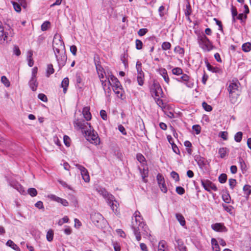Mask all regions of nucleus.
Listing matches in <instances>:
<instances>
[{
	"instance_id": "obj_1",
	"label": "nucleus",
	"mask_w": 251,
	"mask_h": 251,
	"mask_svg": "<svg viewBox=\"0 0 251 251\" xmlns=\"http://www.w3.org/2000/svg\"><path fill=\"white\" fill-rule=\"evenodd\" d=\"M134 218V221L132 222L131 228L136 237V239L137 241H139L141 239V232H142L143 234L147 235H150V230L139 211L135 212L132 220Z\"/></svg>"
},
{
	"instance_id": "obj_2",
	"label": "nucleus",
	"mask_w": 251,
	"mask_h": 251,
	"mask_svg": "<svg viewBox=\"0 0 251 251\" xmlns=\"http://www.w3.org/2000/svg\"><path fill=\"white\" fill-rule=\"evenodd\" d=\"M240 83L237 79L232 80L229 82L227 90L229 93L230 101L235 104L237 102L241 91L239 89Z\"/></svg>"
},
{
	"instance_id": "obj_3",
	"label": "nucleus",
	"mask_w": 251,
	"mask_h": 251,
	"mask_svg": "<svg viewBox=\"0 0 251 251\" xmlns=\"http://www.w3.org/2000/svg\"><path fill=\"white\" fill-rule=\"evenodd\" d=\"M198 43L203 51L209 52L214 49V46L209 39L203 34L198 35Z\"/></svg>"
},
{
	"instance_id": "obj_4",
	"label": "nucleus",
	"mask_w": 251,
	"mask_h": 251,
	"mask_svg": "<svg viewBox=\"0 0 251 251\" xmlns=\"http://www.w3.org/2000/svg\"><path fill=\"white\" fill-rule=\"evenodd\" d=\"M85 137L88 141L92 144L98 145L100 143V138L96 132L93 129L92 126L86 130H85Z\"/></svg>"
},
{
	"instance_id": "obj_5",
	"label": "nucleus",
	"mask_w": 251,
	"mask_h": 251,
	"mask_svg": "<svg viewBox=\"0 0 251 251\" xmlns=\"http://www.w3.org/2000/svg\"><path fill=\"white\" fill-rule=\"evenodd\" d=\"M52 47L54 53H59L60 52L65 51L64 42L61 39L60 35H55L54 36L52 43Z\"/></svg>"
},
{
	"instance_id": "obj_6",
	"label": "nucleus",
	"mask_w": 251,
	"mask_h": 251,
	"mask_svg": "<svg viewBox=\"0 0 251 251\" xmlns=\"http://www.w3.org/2000/svg\"><path fill=\"white\" fill-rule=\"evenodd\" d=\"M74 126L76 128L80 129L82 132L89 129L91 126L90 124L83 120L76 119L74 122Z\"/></svg>"
},
{
	"instance_id": "obj_7",
	"label": "nucleus",
	"mask_w": 251,
	"mask_h": 251,
	"mask_svg": "<svg viewBox=\"0 0 251 251\" xmlns=\"http://www.w3.org/2000/svg\"><path fill=\"white\" fill-rule=\"evenodd\" d=\"M56 60L58 62L60 68L63 67L66 62L67 56L65 53V51L59 53H54Z\"/></svg>"
},
{
	"instance_id": "obj_8",
	"label": "nucleus",
	"mask_w": 251,
	"mask_h": 251,
	"mask_svg": "<svg viewBox=\"0 0 251 251\" xmlns=\"http://www.w3.org/2000/svg\"><path fill=\"white\" fill-rule=\"evenodd\" d=\"M97 192L106 200V202L114 200V196L109 194L105 188L98 187L96 189Z\"/></svg>"
},
{
	"instance_id": "obj_9",
	"label": "nucleus",
	"mask_w": 251,
	"mask_h": 251,
	"mask_svg": "<svg viewBox=\"0 0 251 251\" xmlns=\"http://www.w3.org/2000/svg\"><path fill=\"white\" fill-rule=\"evenodd\" d=\"M91 218L92 222L97 226H99L100 224L104 221L102 215L98 212L92 213L91 215Z\"/></svg>"
},
{
	"instance_id": "obj_10",
	"label": "nucleus",
	"mask_w": 251,
	"mask_h": 251,
	"mask_svg": "<svg viewBox=\"0 0 251 251\" xmlns=\"http://www.w3.org/2000/svg\"><path fill=\"white\" fill-rule=\"evenodd\" d=\"M75 165L80 171L81 175L84 181L86 182H89L90 176L87 169L78 164H75Z\"/></svg>"
},
{
	"instance_id": "obj_11",
	"label": "nucleus",
	"mask_w": 251,
	"mask_h": 251,
	"mask_svg": "<svg viewBox=\"0 0 251 251\" xmlns=\"http://www.w3.org/2000/svg\"><path fill=\"white\" fill-rule=\"evenodd\" d=\"M201 185L204 189L208 192H210L211 190L214 191L218 190L217 186L209 180H201Z\"/></svg>"
},
{
	"instance_id": "obj_12",
	"label": "nucleus",
	"mask_w": 251,
	"mask_h": 251,
	"mask_svg": "<svg viewBox=\"0 0 251 251\" xmlns=\"http://www.w3.org/2000/svg\"><path fill=\"white\" fill-rule=\"evenodd\" d=\"M10 185L16 189L20 194L24 195L25 194V191L24 187L17 181L14 180H9Z\"/></svg>"
},
{
	"instance_id": "obj_13",
	"label": "nucleus",
	"mask_w": 251,
	"mask_h": 251,
	"mask_svg": "<svg viewBox=\"0 0 251 251\" xmlns=\"http://www.w3.org/2000/svg\"><path fill=\"white\" fill-rule=\"evenodd\" d=\"M48 198L53 201H55L58 203H61L62 205H63L64 206H67L69 205V203L66 200L62 199L59 197L56 196L55 195H53V194L49 195L48 196Z\"/></svg>"
},
{
	"instance_id": "obj_14",
	"label": "nucleus",
	"mask_w": 251,
	"mask_h": 251,
	"mask_svg": "<svg viewBox=\"0 0 251 251\" xmlns=\"http://www.w3.org/2000/svg\"><path fill=\"white\" fill-rule=\"evenodd\" d=\"M107 203L110 206L112 210L116 214H118L119 213V203L116 201L114 197V200L110 201H107Z\"/></svg>"
},
{
	"instance_id": "obj_15",
	"label": "nucleus",
	"mask_w": 251,
	"mask_h": 251,
	"mask_svg": "<svg viewBox=\"0 0 251 251\" xmlns=\"http://www.w3.org/2000/svg\"><path fill=\"white\" fill-rule=\"evenodd\" d=\"M211 228L213 230L217 232H223L226 231V228L224 224L220 223L212 224L211 225Z\"/></svg>"
},
{
	"instance_id": "obj_16",
	"label": "nucleus",
	"mask_w": 251,
	"mask_h": 251,
	"mask_svg": "<svg viewBox=\"0 0 251 251\" xmlns=\"http://www.w3.org/2000/svg\"><path fill=\"white\" fill-rule=\"evenodd\" d=\"M157 72L160 75H161L164 81L167 83H169L170 79L168 75L167 71L166 69L163 68H159L157 70Z\"/></svg>"
},
{
	"instance_id": "obj_17",
	"label": "nucleus",
	"mask_w": 251,
	"mask_h": 251,
	"mask_svg": "<svg viewBox=\"0 0 251 251\" xmlns=\"http://www.w3.org/2000/svg\"><path fill=\"white\" fill-rule=\"evenodd\" d=\"M195 160L197 162L199 167L201 169H203L206 163V160L204 157H202L200 155H197L195 157Z\"/></svg>"
},
{
	"instance_id": "obj_18",
	"label": "nucleus",
	"mask_w": 251,
	"mask_h": 251,
	"mask_svg": "<svg viewBox=\"0 0 251 251\" xmlns=\"http://www.w3.org/2000/svg\"><path fill=\"white\" fill-rule=\"evenodd\" d=\"M28 85L30 89L33 91H36L38 86L37 78L31 77L30 80L29 81Z\"/></svg>"
},
{
	"instance_id": "obj_19",
	"label": "nucleus",
	"mask_w": 251,
	"mask_h": 251,
	"mask_svg": "<svg viewBox=\"0 0 251 251\" xmlns=\"http://www.w3.org/2000/svg\"><path fill=\"white\" fill-rule=\"evenodd\" d=\"M110 80L113 83V85L111 84V86L113 88H119L122 86L120 81L118 80L117 78L114 76L113 75H111L110 76Z\"/></svg>"
},
{
	"instance_id": "obj_20",
	"label": "nucleus",
	"mask_w": 251,
	"mask_h": 251,
	"mask_svg": "<svg viewBox=\"0 0 251 251\" xmlns=\"http://www.w3.org/2000/svg\"><path fill=\"white\" fill-rule=\"evenodd\" d=\"M82 114L86 121H90L92 118L91 114L90 112V107H89L86 106L83 108Z\"/></svg>"
},
{
	"instance_id": "obj_21",
	"label": "nucleus",
	"mask_w": 251,
	"mask_h": 251,
	"mask_svg": "<svg viewBox=\"0 0 251 251\" xmlns=\"http://www.w3.org/2000/svg\"><path fill=\"white\" fill-rule=\"evenodd\" d=\"M113 90L118 98L121 99L122 100H123L125 98L124 95V91L122 87L119 88H113Z\"/></svg>"
},
{
	"instance_id": "obj_22",
	"label": "nucleus",
	"mask_w": 251,
	"mask_h": 251,
	"mask_svg": "<svg viewBox=\"0 0 251 251\" xmlns=\"http://www.w3.org/2000/svg\"><path fill=\"white\" fill-rule=\"evenodd\" d=\"M176 241L177 244L176 248L179 251H187L186 247L181 240L176 238Z\"/></svg>"
},
{
	"instance_id": "obj_23",
	"label": "nucleus",
	"mask_w": 251,
	"mask_h": 251,
	"mask_svg": "<svg viewBox=\"0 0 251 251\" xmlns=\"http://www.w3.org/2000/svg\"><path fill=\"white\" fill-rule=\"evenodd\" d=\"M7 38V36L4 32L3 27L1 25V23L0 22V45L4 43Z\"/></svg>"
},
{
	"instance_id": "obj_24",
	"label": "nucleus",
	"mask_w": 251,
	"mask_h": 251,
	"mask_svg": "<svg viewBox=\"0 0 251 251\" xmlns=\"http://www.w3.org/2000/svg\"><path fill=\"white\" fill-rule=\"evenodd\" d=\"M137 80L139 85L143 86L144 84L145 74L144 73H137Z\"/></svg>"
},
{
	"instance_id": "obj_25",
	"label": "nucleus",
	"mask_w": 251,
	"mask_h": 251,
	"mask_svg": "<svg viewBox=\"0 0 251 251\" xmlns=\"http://www.w3.org/2000/svg\"><path fill=\"white\" fill-rule=\"evenodd\" d=\"M206 64L208 71L216 73H220L221 72V70L220 68L211 65L208 62H206Z\"/></svg>"
},
{
	"instance_id": "obj_26",
	"label": "nucleus",
	"mask_w": 251,
	"mask_h": 251,
	"mask_svg": "<svg viewBox=\"0 0 251 251\" xmlns=\"http://www.w3.org/2000/svg\"><path fill=\"white\" fill-rule=\"evenodd\" d=\"M229 150L226 148H221L219 149L218 153L222 158H225L228 153Z\"/></svg>"
},
{
	"instance_id": "obj_27",
	"label": "nucleus",
	"mask_w": 251,
	"mask_h": 251,
	"mask_svg": "<svg viewBox=\"0 0 251 251\" xmlns=\"http://www.w3.org/2000/svg\"><path fill=\"white\" fill-rule=\"evenodd\" d=\"M211 245L213 251H221L218 242L215 238L211 239Z\"/></svg>"
},
{
	"instance_id": "obj_28",
	"label": "nucleus",
	"mask_w": 251,
	"mask_h": 251,
	"mask_svg": "<svg viewBox=\"0 0 251 251\" xmlns=\"http://www.w3.org/2000/svg\"><path fill=\"white\" fill-rule=\"evenodd\" d=\"M176 217L181 226H185V220L182 215L176 213Z\"/></svg>"
},
{
	"instance_id": "obj_29",
	"label": "nucleus",
	"mask_w": 251,
	"mask_h": 251,
	"mask_svg": "<svg viewBox=\"0 0 251 251\" xmlns=\"http://www.w3.org/2000/svg\"><path fill=\"white\" fill-rule=\"evenodd\" d=\"M32 51L31 50H29L27 52V60L28 61V65L29 67H32L34 65V61L32 59Z\"/></svg>"
},
{
	"instance_id": "obj_30",
	"label": "nucleus",
	"mask_w": 251,
	"mask_h": 251,
	"mask_svg": "<svg viewBox=\"0 0 251 251\" xmlns=\"http://www.w3.org/2000/svg\"><path fill=\"white\" fill-rule=\"evenodd\" d=\"M6 245L11 247L12 249H14V250L16 251H20V248L18 247V246L15 244L13 241H12L11 240H8L7 242L6 243Z\"/></svg>"
},
{
	"instance_id": "obj_31",
	"label": "nucleus",
	"mask_w": 251,
	"mask_h": 251,
	"mask_svg": "<svg viewBox=\"0 0 251 251\" xmlns=\"http://www.w3.org/2000/svg\"><path fill=\"white\" fill-rule=\"evenodd\" d=\"M69 80L68 77L64 78L61 82V86L63 89V92L65 93L66 92L67 87L69 85Z\"/></svg>"
},
{
	"instance_id": "obj_32",
	"label": "nucleus",
	"mask_w": 251,
	"mask_h": 251,
	"mask_svg": "<svg viewBox=\"0 0 251 251\" xmlns=\"http://www.w3.org/2000/svg\"><path fill=\"white\" fill-rule=\"evenodd\" d=\"M222 199L226 203H230L231 201L230 196L228 192H225L223 194Z\"/></svg>"
},
{
	"instance_id": "obj_33",
	"label": "nucleus",
	"mask_w": 251,
	"mask_h": 251,
	"mask_svg": "<svg viewBox=\"0 0 251 251\" xmlns=\"http://www.w3.org/2000/svg\"><path fill=\"white\" fill-rule=\"evenodd\" d=\"M54 70L53 68V66L52 64H49L47 67V69L46 70V76L49 77L50 75L54 73Z\"/></svg>"
},
{
	"instance_id": "obj_34",
	"label": "nucleus",
	"mask_w": 251,
	"mask_h": 251,
	"mask_svg": "<svg viewBox=\"0 0 251 251\" xmlns=\"http://www.w3.org/2000/svg\"><path fill=\"white\" fill-rule=\"evenodd\" d=\"M222 206L224 209L227 212L229 213L230 214L232 215L233 212V207L231 205H226L225 204H222Z\"/></svg>"
},
{
	"instance_id": "obj_35",
	"label": "nucleus",
	"mask_w": 251,
	"mask_h": 251,
	"mask_svg": "<svg viewBox=\"0 0 251 251\" xmlns=\"http://www.w3.org/2000/svg\"><path fill=\"white\" fill-rule=\"evenodd\" d=\"M245 195L248 197L251 194V187L249 185H245L243 187Z\"/></svg>"
},
{
	"instance_id": "obj_36",
	"label": "nucleus",
	"mask_w": 251,
	"mask_h": 251,
	"mask_svg": "<svg viewBox=\"0 0 251 251\" xmlns=\"http://www.w3.org/2000/svg\"><path fill=\"white\" fill-rule=\"evenodd\" d=\"M243 133L241 131L237 132L234 135V140L238 143L241 141L242 139Z\"/></svg>"
},
{
	"instance_id": "obj_37",
	"label": "nucleus",
	"mask_w": 251,
	"mask_h": 251,
	"mask_svg": "<svg viewBox=\"0 0 251 251\" xmlns=\"http://www.w3.org/2000/svg\"><path fill=\"white\" fill-rule=\"evenodd\" d=\"M46 238L47 240L49 242H51L52 241L53 238V232L52 230L50 229L49 230H48V231L47 233Z\"/></svg>"
},
{
	"instance_id": "obj_38",
	"label": "nucleus",
	"mask_w": 251,
	"mask_h": 251,
	"mask_svg": "<svg viewBox=\"0 0 251 251\" xmlns=\"http://www.w3.org/2000/svg\"><path fill=\"white\" fill-rule=\"evenodd\" d=\"M242 50L245 52H248L251 50V44L248 42L244 44L242 46Z\"/></svg>"
},
{
	"instance_id": "obj_39",
	"label": "nucleus",
	"mask_w": 251,
	"mask_h": 251,
	"mask_svg": "<svg viewBox=\"0 0 251 251\" xmlns=\"http://www.w3.org/2000/svg\"><path fill=\"white\" fill-rule=\"evenodd\" d=\"M136 158L141 163H142L143 164H145L146 163V159L141 153H137L136 154Z\"/></svg>"
},
{
	"instance_id": "obj_40",
	"label": "nucleus",
	"mask_w": 251,
	"mask_h": 251,
	"mask_svg": "<svg viewBox=\"0 0 251 251\" xmlns=\"http://www.w3.org/2000/svg\"><path fill=\"white\" fill-rule=\"evenodd\" d=\"M107 84H108V87H107L106 89H105L104 90V91L105 92V96L108 97H110V96L111 95V89L110 87V85H111V83L109 79L108 80Z\"/></svg>"
},
{
	"instance_id": "obj_41",
	"label": "nucleus",
	"mask_w": 251,
	"mask_h": 251,
	"mask_svg": "<svg viewBox=\"0 0 251 251\" xmlns=\"http://www.w3.org/2000/svg\"><path fill=\"white\" fill-rule=\"evenodd\" d=\"M174 51L176 53H178L180 55H183L184 53V50L183 48L180 47L179 46H177L175 47L174 49Z\"/></svg>"
},
{
	"instance_id": "obj_42",
	"label": "nucleus",
	"mask_w": 251,
	"mask_h": 251,
	"mask_svg": "<svg viewBox=\"0 0 251 251\" xmlns=\"http://www.w3.org/2000/svg\"><path fill=\"white\" fill-rule=\"evenodd\" d=\"M218 179L221 183H224L227 180V176L226 174H222L219 176Z\"/></svg>"
},
{
	"instance_id": "obj_43",
	"label": "nucleus",
	"mask_w": 251,
	"mask_h": 251,
	"mask_svg": "<svg viewBox=\"0 0 251 251\" xmlns=\"http://www.w3.org/2000/svg\"><path fill=\"white\" fill-rule=\"evenodd\" d=\"M182 73H183L182 70L181 68H178V67L175 68L172 70V73L174 75H181V74H182Z\"/></svg>"
},
{
	"instance_id": "obj_44",
	"label": "nucleus",
	"mask_w": 251,
	"mask_h": 251,
	"mask_svg": "<svg viewBox=\"0 0 251 251\" xmlns=\"http://www.w3.org/2000/svg\"><path fill=\"white\" fill-rule=\"evenodd\" d=\"M239 163L241 169L242 171L246 170V165L244 161V160L240 157L239 158Z\"/></svg>"
},
{
	"instance_id": "obj_45",
	"label": "nucleus",
	"mask_w": 251,
	"mask_h": 251,
	"mask_svg": "<svg viewBox=\"0 0 251 251\" xmlns=\"http://www.w3.org/2000/svg\"><path fill=\"white\" fill-rule=\"evenodd\" d=\"M1 81L6 87H7L10 86V82L5 76H1Z\"/></svg>"
},
{
	"instance_id": "obj_46",
	"label": "nucleus",
	"mask_w": 251,
	"mask_h": 251,
	"mask_svg": "<svg viewBox=\"0 0 251 251\" xmlns=\"http://www.w3.org/2000/svg\"><path fill=\"white\" fill-rule=\"evenodd\" d=\"M27 192L31 197H35L37 194L36 189L34 188H29L27 190Z\"/></svg>"
},
{
	"instance_id": "obj_47",
	"label": "nucleus",
	"mask_w": 251,
	"mask_h": 251,
	"mask_svg": "<svg viewBox=\"0 0 251 251\" xmlns=\"http://www.w3.org/2000/svg\"><path fill=\"white\" fill-rule=\"evenodd\" d=\"M171 45L169 42H164L162 43L161 47L163 50H166L171 48Z\"/></svg>"
},
{
	"instance_id": "obj_48",
	"label": "nucleus",
	"mask_w": 251,
	"mask_h": 251,
	"mask_svg": "<svg viewBox=\"0 0 251 251\" xmlns=\"http://www.w3.org/2000/svg\"><path fill=\"white\" fill-rule=\"evenodd\" d=\"M202 107L204 109L208 112L211 111L212 108L211 105L208 104L206 102L204 101L202 103Z\"/></svg>"
},
{
	"instance_id": "obj_49",
	"label": "nucleus",
	"mask_w": 251,
	"mask_h": 251,
	"mask_svg": "<svg viewBox=\"0 0 251 251\" xmlns=\"http://www.w3.org/2000/svg\"><path fill=\"white\" fill-rule=\"evenodd\" d=\"M158 251H167L165 249V243L162 241L159 242Z\"/></svg>"
},
{
	"instance_id": "obj_50",
	"label": "nucleus",
	"mask_w": 251,
	"mask_h": 251,
	"mask_svg": "<svg viewBox=\"0 0 251 251\" xmlns=\"http://www.w3.org/2000/svg\"><path fill=\"white\" fill-rule=\"evenodd\" d=\"M158 185L160 187L161 191L162 192L166 193L167 192V188L165 183V181L163 182V183L159 184Z\"/></svg>"
},
{
	"instance_id": "obj_51",
	"label": "nucleus",
	"mask_w": 251,
	"mask_h": 251,
	"mask_svg": "<svg viewBox=\"0 0 251 251\" xmlns=\"http://www.w3.org/2000/svg\"><path fill=\"white\" fill-rule=\"evenodd\" d=\"M186 86L189 88H192L194 86V83L193 80L190 77L185 82Z\"/></svg>"
},
{
	"instance_id": "obj_52",
	"label": "nucleus",
	"mask_w": 251,
	"mask_h": 251,
	"mask_svg": "<svg viewBox=\"0 0 251 251\" xmlns=\"http://www.w3.org/2000/svg\"><path fill=\"white\" fill-rule=\"evenodd\" d=\"M186 86L189 88H192L194 86V83L193 80L190 77L185 82Z\"/></svg>"
},
{
	"instance_id": "obj_53",
	"label": "nucleus",
	"mask_w": 251,
	"mask_h": 251,
	"mask_svg": "<svg viewBox=\"0 0 251 251\" xmlns=\"http://www.w3.org/2000/svg\"><path fill=\"white\" fill-rule=\"evenodd\" d=\"M135 44H136V48L137 50H140L142 49L143 43L141 40H140L139 39H136L135 41Z\"/></svg>"
},
{
	"instance_id": "obj_54",
	"label": "nucleus",
	"mask_w": 251,
	"mask_h": 251,
	"mask_svg": "<svg viewBox=\"0 0 251 251\" xmlns=\"http://www.w3.org/2000/svg\"><path fill=\"white\" fill-rule=\"evenodd\" d=\"M136 68L137 73H143V72L142 70V64L139 61H137V62H136Z\"/></svg>"
},
{
	"instance_id": "obj_55",
	"label": "nucleus",
	"mask_w": 251,
	"mask_h": 251,
	"mask_svg": "<svg viewBox=\"0 0 251 251\" xmlns=\"http://www.w3.org/2000/svg\"><path fill=\"white\" fill-rule=\"evenodd\" d=\"M171 176L176 181H178L179 180V177L178 174L175 171H172L171 173Z\"/></svg>"
},
{
	"instance_id": "obj_56",
	"label": "nucleus",
	"mask_w": 251,
	"mask_h": 251,
	"mask_svg": "<svg viewBox=\"0 0 251 251\" xmlns=\"http://www.w3.org/2000/svg\"><path fill=\"white\" fill-rule=\"evenodd\" d=\"M191 8L190 4H187L186 6V8L185 9V14L186 16H189L191 14Z\"/></svg>"
},
{
	"instance_id": "obj_57",
	"label": "nucleus",
	"mask_w": 251,
	"mask_h": 251,
	"mask_svg": "<svg viewBox=\"0 0 251 251\" xmlns=\"http://www.w3.org/2000/svg\"><path fill=\"white\" fill-rule=\"evenodd\" d=\"M213 20L214 21H215L216 25H218V26H219L218 29L219 30H220L221 32H223V25H222V22L218 20L216 18H214Z\"/></svg>"
},
{
	"instance_id": "obj_58",
	"label": "nucleus",
	"mask_w": 251,
	"mask_h": 251,
	"mask_svg": "<svg viewBox=\"0 0 251 251\" xmlns=\"http://www.w3.org/2000/svg\"><path fill=\"white\" fill-rule=\"evenodd\" d=\"M219 136L223 140H226L227 139L228 133L226 131H221L219 133Z\"/></svg>"
},
{
	"instance_id": "obj_59",
	"label": "nucleus",
	"mask_w": 251,
	"mask_h": 251,
	"mask_svg": "<svg viewBox=\"0 0 251 251\" xmlns=\"http://www.w3.org/2000/svg\"><path fill=\"white\" fill-rule=\"evenodd\" d=\"M236 179H232V178L229 179V184L230 188L231 189H234V188L235 187V186L236 185Z\"/></svg>"
},
{
	"instance_id": "obj_60",
	"label": "nucleus",
	"mask_w": 251,
	"mask_h": 251,
	"mask_svg": "<svg viewBox=\"0 0 251 251\" xmlns=\"http://www.w3.org/2000/svg\"><path fill=\"white\" fill-rule=\"evenodd\" d=\"M64 143L67 147L70 146V139L69 136L64 135L63 137Z\"/></svg>"
},
{
	"instance_id": "obj_61",
	"label": "nucleus",
	"mask_w": 251,
	"mask_h": 251,
	"mask_svg": "<svg viewBox=\"0 0 251 251\" xmlns=\"http://www.w3.org/2000/svg\"><path fill=\"white\" fill-rule=\"evenodd\" d=\"M38 98L41 100H42L44 102H47L48 101V98H47V96L43 93H40V94H38Z\"/></svg>"
},
{
	"instance_id": "obj_62",
	"label": "nucleus",
	"mask_w": 251,
	"mask_h": 251,
	"mask_svg": "<svg viewBox=\"0 0 251 251\" xmlns=\"http://www.w3.org/2000/svg\"><path fill=\"white\" fill-rule=\"evenodd\" d=\"M176 192L178 194L182 195L184 194L185 190L181 186H177L176 188Z\"/></svg>"
},
{
	"instance_id": "obj_63",
	"label": "nucleus",
	"mask_w": 251,
	"mask_h": 251,
	"mask_svg": "<svg viewBox=\"0 0 251 251\" xmlns=\"http://www.w3.org/2000/svg\"><path fill=\"white\" fill-rule=\"evenodd\" d=\"M12 3L15 10L18 12H20L21 10L20 5L16 2H13Z\"/></svg>"
},
{
	"instance_id": "obj_64",
	"label": "nucleus",
	"mask_w": 251,
	"mask_h": 251,
	"mask_svg": "<svg viewBox=\"0 0 251 251\" xmlns=\"http://www.w3.org/2000/svg\"><path fill=\"white\" fill-rule=\"evenodd\" d=\"M156 178L158 184L165 181L163 176L160 174L157 175Z\"/></svg>"
}]
</instances>
